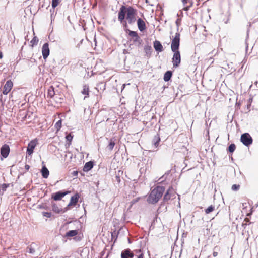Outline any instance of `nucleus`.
I'll list each match as a JSON object with an SVG mask.
<instances>
[{"label": "nucleus", "instance_id": "nucleus-30", "mask_svg": "<svg viewBox=\"0 0 258 258\" xmlns=\"http://www.w3.org/2000/svg\"><path fill=\"white\" fill-rule=\"evenodd\" d=\"M38 42V39L36 37H34L30 42V43L32 44V46L37 45Z\"/></svg>", "mask_w": 258, "mask_h": 258}, {"label": "nucleus", "instance_id": "nucleus-40", "mask_svg": "<svg viewBox=\"0 0 258 258\" xmlns=\"http://www.w3.org/2000/svg\"><path fill=\"white\" fill-rule=\"evenodd\" d=\"M138 258H143V254L141 253L138 256Z\"/></svg>", "mask_w": 258, "mask_h": 258}, {"label": "nucleus", "instance_id": "nucleus-6", "mask_svg": "<svg viewBox=\"0 0 258 258\" xmlns=\"http://www.w3.org/2000/svg\"><path fill=\"white\" fill-rule=\"evenodd\" d=\"M127 32H128V35L133 38V42L135 43H137L138 45H140L142 40L141 38L139 36L138 33L130 30H127Z\"/></svg>", "mask_w": 258, "mask_h": 258}, {"label": "nucleus", "instance_id": "nucleus-9", "mask_svg": "<svg viewBox=\"0 0 258 258\" xmlns=\"http://www.w3.org/2000/svg\"><path fill=\"white\" fill-rule=\"evenodd\" d=\"M42 53L43 57L44 59H46L49 56L50 53V50L48 43H45L43 44L42 48Z\"/></svg>", "mask_w": 258, "mask_h": 258}, {"label": "nucleus", "instance_id": "nucleus-19", "mask_svg": "<svg viewBox=\"0 0 258 258\" xmlns=\"http://www.w3.org/2000/svg\"><path fill=\"white\" fill-rule=\"evenodd\" d=\"M93 167V162L91 161H89L85 163L84 168L83 171L85 172H88Z\"/></svg>", "mask_w": 258, "mask_h": 258}, {"label": "nucleus", "instance_id": "nucleus-39", "mask_svg": "<svg viewBox=\"0 0 258 258\" xmlns=\"http://www.w3.org/2000/svg\"><path fill=\"white\" fill-rule=\"evenodd\" d=\"M182 3L183 4V5L185 6V4L187 3V0H182Z\"/></svg>", "mask_w": 258, "mask_h": 258}, {"label": "nucleus", "instance_id": "nucleus-12", "mask_svg": "<svg viewBox=\"0 0 258 258\" xmlns=\"http://www.w3.org/2000/svg\"><path fill=\"white\" fill-rule=\"evenodd\" d=\"M134 254L128 248L123 250L121 253V258H133Z\"/></svg>", "mask_w": 258, "mask_h": 258}, {"label": "nucleus", "instance_id": "nucleus-10", "mask_svg": "<svg viewBox=\"0 0 258 258\" xmlns=\"http://www.w3.org/2000/svg\"><path fill=\"white\" fill-rule=\"evenodd\" d=\"M10 153L9 146L7 145H4L1 149V154L4 158H7Z\"/></svg>", "mask_w": 258, "mask_h": 258}, {"label": "nucleus", "instance_id": "nucleus-14", "mask_svg": "<svg viewBox=\"0 0 258 258\" xmlns=\"http://www.w3.org/2000/svg\"><path fill=\"white\" fill-rule=\"evenodd\" d=\"M154 48L156 51L162 52L163 50V46L160 41L155 40L153 43Z\"/></svg>", "mask_w": 258, "mask_h": 258}, {"label": "nucleus", "instance_id": "nucleus-29", "mask_svg": "<svg viewBox=\"0 0 258 258\" xmlns=\"http://www.w3.org/2000/svg\"><path fill=\"white\" fill-rule=\"evenodd\" d=\"M60 2V0H52V7L55 8Z\"/></svg>", "mask_w": 258, "mask_h": 258}, {"label": "nucleus", "instance_id": "nucleus-28", "mask_svg": "<svg viewBox=\"0 0 258 258\" xmlns=\"http://www.w3.org/2000/svg\"><path fill=\"white\" fill-rule=\"evenodd\" d=\"M61 120H58L55 124V127L57 131H59L61 127Z\"/></svg>", "mask_w": 258, "mask_h": 258}, {"label": "nucleus", "instance_id": "nucleus-32", "mask_svg": "<svg viewBox=\"0 0 258 258\" xmlns=\"http://www.w3.org/2000/svg\"><path fill=\"white\" fill-rule=\"evenodd\" d=\"M43 215L47 218H50L51 216V213L50 212H43Z\"/></svg>", "mask_w": 258, "mask_h": 258}, {"label": "nucleus", "instance_id": "nucleus-2", "mask_svg": "<svg viewBox=\"0 0 258 258\" xmlns=\"http://www.w3.org/2000/svg\"><path fill=\"white\" fill-rule=\"evenodd\" d=\"M165 191V188L163 186H158L152 190L149 196L147 201L148 203L154 204L158 202L161 198L163 192Z\"/></svg>", "mask_w": 258, "mask_h": 258}, {"label": "nucleus", "instance_id": "nucleus-13", "mask_svg": "<svg viewBox=\"0 0 258 258\" xmlns=\"http://www.w3.org/2000/svg\"><path fill=\"white\" fill-rule=\"evenodd\" d=\"M137 21L139 30L141 32L145 30L146 28L145 22L141 18L138 19Z\"/></svg>", "mask_w": 258, "mask_h": 258}, {"label": "nucleus", "instance_id": "nucleus-18", "mask_svg": "<svg viewBox=\"0 0 258 258\" xmlns=\"http://www.w3.org/2000/svg\"><path fill=\"white\" fill-rule=\"evenodd\" d=\"M52 208L53 212H54L56 213L59 214L61 212H65L66 211L68 210V207H66L64 210L63 211L62 209L59 208L58 206L54 203L52 205Z\"/></svg>", "mask_w": 258, "mask_h": 258}, {"label": "nucleus", "instance_id": "nucleus-16", "mask_svg": "<svg viewBox=\"0 0 258 258\" xmlns=\"http://www.w3.org/2000/svg\"><path fill=\"white\" fill-rule=\"evenodd\" d=\"M173 194V188L172 187L169 188L164 196V201H167L171 197V195Z\"/></svg>", "mask_w": 258, "mask_h": 258}, {"label": "nucleus", "instance_id": "nucleus-8", "mask_svg": "<svg viewBox=\"0 0 258 258\" xmlns=\"http://www.w3.org/2000/svg\"><path fill=\"white\" fill-rule=\"evenodd\" d=\"M37 145V141L36 140H32L31 141L28 145L27 148V154H28L29 156H31L33 153L34 149H35V147Z\"/></svg>", "mask_w": 258, "mask_h": 258}, {"label": "nucleus", "instance_id": "nucleus-31", "mask_svg": "<svg viewBox=\"0 0 258 258\" xmlns=\"http://www.w3.org/2000/svg\"><path fill=\"white\" fill-rule=\"evenodd\" d=\"M240 188V186L239 185H236V184H233L232 186V189L234 191H236V190H238Z\"/></svg>", "mask_w": 258, "mask_h": 258}, {"label": "nucleus", "instance_id": "nucleus-20", "mask_svg": "<svg viewBox=\"0 0 258 258\" xmlns=\"http://www.w3.org/2000/svg\"><path fill=\"white\" fill-rule=\"evenodd\" d=\"M41 173H42V176H43V178H48L49 174V170H48V169L46 167V166H44L42 167V169H41Z\"/></svg>", "mask_w": 258, "mask_h": 258}, {"label": "nucleus", "instance_id": "nucleus-5", "mask_svg": "<svg viewBox=\"0 0 258 258\" xmlns=\"http://www.w3.org/2000/svg\"><path fill=\"white\" fill-rule=\"evenodd\" d=\"M174 54L172 58V62L174 68L178 67L181 62V56L179 51H173Z\"/></svg>", "mask_w": 258, "mask_h": 258}, {"label": "nucleus", "instance_id": "nucleus-37", "mask_svg": "<svg viewBox=\"0 0 258 258\" xmlns=\"http://www.w3.org/2000/svg\"><path fill=\"white\" fill-rule=\"evenodd\" d=\"M30 168V166L27 165V164H26L25 166V169L26 170H28Z\"/></svg>", "mask_w": 258, "mask_h": 258}, {"label": "nucleus", "instance_id": "nucleus-41", "mask_svg": "<svg viewBox=\"0 0 258 258\" xmlns=\"http://www.w3.org/2000/svg\"><path fill=\"white\" fill-rule=\"evenodd\" d=\"M244 221L245 222H249V219L248 218H245Z\"/></svg>", "mask_w": 258, "mask_h": 258}, {"label": "nucleus", "instance_id": "nucleus-1", "mask_svg": "<svg viewBox=\"0 0 258 258\" xmlns=\"http://www.w3.org/2000/svg\"><path fill=\"white\" fill-rule=\"evenodd\" d=\"M137 11L131 6H125L122 5L119 11L118 19L122 24L123 28L126 32L129 29L127 28V24L134 25L137 21Z\"/></svg>", "mask_w": 258, "mask_h": 258}, {"label": "nucleus", "instance_id": "nucleus-42", "mask_svg": "<svg viewBox=\"0 0 258 258\" xmlns=\"http://www.w3.org/2000/svg\"><path fill=\"white\" fill-rule=\"evenodd\" d=\"M219 249V247H218L217 246H216V247H214V250H218Z\"/></svg>", "mask_w": 258, "mask_h": 258}, {"label": "nucleus", "instance_id": "nucleus-45", "mask_svg": "<svg viewBox=\"0 0 258 258\" xmlns=\"http://www.w3.org/2000/svg\"><path fill=\"white\" fill-rule=\"evenodd\" d=\"M164 178V176H163L159 180H161V179H163Z\"/></svg>", "mask_w": 258, "mask_h": 258}, {"label": "nucleus", "instance_id": "nucleus-3", "mask_svg": "<svg viewBox=\"0 0 258 258\" xmlns=\"http://www.w3.org/2000/svg\"><path fill=\"white\" fill-rule=\"evenodd\" d=\"M180 35L178 32L176 33L172 40L171 49L172 51H178L180 44Z\"/></svg>", "mask_w": 258, "mask_h": 258}, {"label": "nucleus", "instance_id": "nucleus-43", "mask_svg": "<svg viewBox=\"0 0 258 258\" xmlns=\"http://www.w3.org/2000/svg\"><path fill=\"white\" fill-rule=\"evenodd\" d=\"M2 57H3V54L2 52H0V59L2 58Z\"/></svg>", "mask_w": 258, "mask_h": 258}, {"label": "nucleus", "instance_id": "nucleus-24", "mask_svg": "<svg viewBox=\"0 0 258 258\" xmlns=\"http://www.w3.org/2000/svg\"><path fill=\"white\" fill-rule=\"evenodd\" d=\"M82 94L86 95V96L84 97V99H85L86 97L89 96V87L87 85H84L83 86V89L82 91Z\"/></svg>", "mask_w": 258, "mask_h": 258}, {"label": "nucleus", "instance_id": "nucleus-27", "mask_svg": "<svg viewBox=\"0 0 258 258\" xmlns=\"http://www.w3.org/2000/svg\"><path fill=\"white\" fill-rule=\"evenodd\" d=\"M236 149V146L234 144H230L228 147V151L230 153H233Z\"/></svg>", "mask_w": 258, "mask_h": 258}, {"label": "nucleus", "instance_id": "nucleus-33", "mask_svg": "<svg viewBox=\"0 0 258 258\" xmlns=\"http://www.w3.org/2000/svg\"><path fill=\"white\" fill-rule=\"evenodd\" d=\"M66 139L69 141H71L73 139V136L71 134H68L66 137Z\"/></svg>", "mask_w": 258, "mask_h": 258}, {"label": "nucleus", "instance_id": "nucleus-7", "mask_svg": "<svg viewBox=\"0 0 258 258\" xmlns=\"http://www.w3.org/2000/svg\"><path fill=\"white\" fill-rule=\"evenodd\" d=\"M13 86V83L11 80H8L4 85L3 93L4 95H7L11 90Z\"/></svg>", "mask_w": 258, "mask_h": 258}, {"label": "nucleus", "instance_id": "nucleus-23", "mask_svg": "<svg viewBox=\"0 0 258 258\" xmlns=\"http://www.w3.org/2000/svg\"><path fill=\"white\" fill-rule=\"evenodd\" d=\"M78 234V231L76 230H70L66 233V237H73L76 236Z\"/></svg>", "mask_w": 258, "mask_h": 258}, {"label": "nucleus", "instance_id": "nucleus-11", "mask_svg": "<svg viewBox=\"0 0 258 258\" xmlns=\"http://www.w3.org/2000/svg\"><path fill=\"white\" fill-rule=\"evenodd\" d=\"M69 192H70V191H65V192L58 191V192H57L54 194L53 195H52V198L55 201H58V200H61L62 199V198L64 197L66 195H67Z\"/></svg>", "mask_w": 258, "mask_h": 258}, {"label": "nucleus", "instance_id": "nucleus-17", "mask_svg": "<svg viewBox=\"0 0 258 258\" xmlns=\"http://www.w3.org/2000/svg\"><path fill=\"white\" fill-rule=\"evenodd\" d=\"M79 196L78 194H75L73 196L71 197L70 202L68 205V207L75 205L78 201Z\"/></svg>", "mask_w": 258, "mask_h": 258}, {"label": "nucleus", "instance_id": "nucleus-4", "mask_svg": "<svg viewBox=\"0 0 258 258\" xmlns=\"http://www.w3.org/2000/svg\"><path fill=\"white\" fill-rule=\"evenodd\" d=\"M240 141L245 146H249L252 143L253 140L250 135L246 133L241 135Z\"/></svg>", "mask_w": 258, "mask_h": 258}, {"label": "nucleus", "instance_id": "nucleus-21", "mask_svg": "<svg viewBox=\"0 0 258 258\" xmlns=\"http://www.w3.org/2000/svg\"><path fill=\"white\" fill-rule=\"evenodd\" d=\"M115 140L114 138H112L110 140L109 144L108 145L107 148L109 151H112L115 145Z\"/></svg>", "mask_w": 258, "mask_h": 258}, {"label": "nucleus", "instance_id": "nucleus-44", "mask_svg": "<svg viewBox=\"0 0 258 258\" xmlns=\"http://www.w3.org/2000/svg\"><path fill=\"white\" fill-rule=\"evenodd\" d=\"M77 174H78V172H77V171H74V174L75 175H77Z\"/></svg>", "mask_w": 258, "mask_h": 258}, {"label": "nucleus", "instance_id": "nucleus-25", "mask_svg": "<svg viewBox=\"0 0 258 258\" xmlns=\"http://www.w3.org/2000/svg\"><path fill=\"white\" fill-rule=\"evenodd\" d=\"M54 94L55 92L54 91V88L51 86L48 90V96L52 98L53 96H54Z\"/></svg>", "mask_w": 258, "mask_h": 258}, {"label": "nucleus", "instance_id": "nucleus-38", "mask_svg": "<svg viewBox=\"0 0 258 258\" xmlns=\"http://www.w3.org/2000/svg\"><path fill=\"white\" fill-rule=\"evenodd\" d=\"M218 255V252L216 251H214L213 253V255L214 257H216Z\"/></svg>", "mask_w": 258, "mask_h": 258}, {"label": "nucleus", "instance_id": "nucleus-22", "mask_svg": "<svg viewBox=\"0 0 258 258\" xmlns=\"http://www.w3.org/2000/svg\"><path fill=\"white\" fill-rule=\"evenodd\" d=\"M172 73L170 71H167L164 75V80L165 82L169 81L172 77Z\"/></svg>", "mask_w": 258, "mask_h": 258}, {"label": "nucleus", "instance_id": "nucleus-15", "mask_svg": "<svg viewBox=\"0 0 258 258\" xmlns=\"http://www.w3.org/2000/svg\"><path fill=\"white\" fill-rule=\"evenodd\" d=\"M160 142V138L159 135L157 134L152 140V143L153 146L155 148H157L159 146V143Z\"/></svg>", "mask_w": 258, "mask_h": 258}, {"label": "nucleus", "instance_id": "nucleus-36", "mask_svg": "<svg viewBox=\"0 0 258 258\" xmlns=\"http://www.w3.org/2000/svg\"><path fill=\"white\" fill-rule=\"evenodd\" d=\"M28 252L30 253L33 254L35 252V250L32 248H29Z\"/></svg>", "mask_w": 258, "mask_h": 258}, {"label": "nucleus", "instance_id": "nucleus-26", "mask_svg": "<svg viewBox=\"0 0 258 258\" xmlns=\"http://www.w3.org/2000/svg\"><path fill=\"white\" fill-rule=\"evenodd\" d=\"M214 209H215V206L213 205H211L205 210V212L206 214H209V213L213 212L214 210Z\"/></svg>", "mask_w": 258, "mask_h": 258}, {"label": "nucleus", "instance_id": "nucleus-35", "mask_svg": "<svg viewBox=\"0 0 258 258\" xmlns=\"http://www.w3.org/2000/svg\"><path fill=\"white\" fill-rule=\"evenodd\" d=\"M145 49L146 50V53H147V51L148 50H151L152 49V47L150 46H148L145 47Z\"/></svg>", "mask_w": 258, "mask_h": 258}, {"label": "nucleus", "instance_id": "nucleus-34", "mask_svg": "<svg viewBox=\"0 0 258 258\" xmlns=\"http://www.w3.org/2000/svg\"><path fill=\"white\" fill-rule=\"evenodd\" d=\"M193 4V2H190V5L189 6H187L186 7H185L183 9L185 11H187L189 9V8L191 7Z\"/></svg>", "mask_w": 258, "mask_h": 258}]
</instances>
